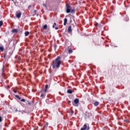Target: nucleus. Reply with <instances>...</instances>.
I'll return each instance as SVG.
<instances>
[{
	"label": "nucleus",
	"mask_w": 130,
	"mask_h": 130,
	"mask_svg": "<svg viewBox=\"0 0 130 130\" xmlns=\"http://www.w3.org/2000/svg\"><path fill=\"white\" fill-rule=\"evenodd\" d=\"M89 130V126H87V124H85L82 128H81V130Z\"/></svg>",
	"instance_id": "4"
},
{
	"label": "nucleus",
	"mask_w": 130,
	"mask_h": 130,
	"mask_svg": "<svg viewBox=\"0 0 130 130\" xmlns=\"http://www.w3.org/2000/svg\"><path fill=\"white\" fill-rule=\"evenodd\" d=\"M67 93L69 94H72V93H73V90H72V89H69L67 91Z\"/></svg>",
	"instance_id": "8"
},
{
	"label": "nucleus",
	"mask_w": 130,
	"mask_h": 130,
	"mask_svg": "<svg viewBox=\"0 0 130 130\" xmlns=\"http://www.w3.org/2000/svg\"><path fill=\"white\" fill-rule=\"evenodd\" d=\"M66 10H67V13H74L75 12V11L74 10V9H72V8L71 7V6H70V5H67V7H66Z\"/></svg>",
	"instance_id": "2"
},
{
	"label": "nucleus",
	"mask_w": 130,
	"mask_h": 130,
	"mask_svg": "<svg viewBox=\"0 0 130 130\" xmlns=\"http://www.w3.org/2000/svg\"><path fill=\"white\" fill-rule=\"evenodd\" d=\"M55 30H58V27H55Z\"/></svg>",
	"instance_id": "28"
},
{
	"label": "nucleus",
	"mask_w": 130,
	"mask_h": 130,
	"mask_svg": "<svg viewBox=\"0 0 130 130\" xmlns=\"http://www.w3.org/2000/svg\"><path fill=\"white\" fill-rule=\"evenodd\" d=\"M4 57H6V56H5V55H4Z\"/></svg>",
	"instance_id": "34"
},
{
	"label": "nucleus",
	"mask_w": 130,
	"mask_h": 130,
	"mask_svg": "<svg viewBox=\"0 0 130 130\" xmlns=\"http://www.w3.org/2000/svg\"><path fill=\"white\" fill-rule=\"evenodd\" d=\"M44 96V93H42L41 95V97H43Z\"/></svg>",
	"instance_id": "23"
},
{
	"label": "nucleus",
	"mask_w": 130,
	"mask_h": 130,
	"mask_svg": "<svg viewBox=\"0 0 130 130\" xmlns=\"http://www.w3.org/2000/svg\"><path fill=\"white\" fill-rule=\"evenodd\" d=\"M21 15H22V13L20 11L17 12L16 13V16L17 18H18V19H19V18H20L21 17Z\"/></svg>",
	"instance_id": "5"
},
{
	"label": "nucleus",
	"mask_w": 130,
	"mask_h": 130,
	"mask_svg": "<svg viewBox=\"0 0 130 130\" xmlns=\"http://www.w3.org/2000/svg\"><path fill=\"white\" fill-rule=\"evenodd\" d=\"M71 112L72 114H74V111L73 110H72Z\"/></svg>",
	"instance_id": "25"
},
{
	"label": "nucleus",
	"mask_w": 130,
	"mask_h": 130,
	"mask_svg": "<svg viewBox=\"0 0 130 130\" xmlns=\"http://www.w3.org/2000/svg\"><path fill=\"white\" fill-rule=\"evenodd\" d=\"M47 88H48V85H45V88L47 89Z\"/></svg>",
	"instance_id": "22"
},
{
	"label": "nucleus",
	"mask_w": 130,
	"mask_h": 130,
	"mask_svg": "<svg viewBox=\"0 0 130 130\" xmlns=\"http://www.w3.org/2000/svg\"><path fill=\"white\" fill-rule=\"evenodd\" d=\"M48 125V123H46L45 124L44 127H47Z\"/></svg>",
	"instance_id": "16"
},
{
	"label": "nucleus",
	"mask_w": 130,
	"mask_h": 130,
	"mask_svg": "<svg viewBox=\"0 0 130 130\" xmlns=\"http://www.w3.org/2000/svg\"><path fill=\"white\" fill-rule=\"evenodd\" d=\"M18 31L17 29H13L12 30V33H18Z\"/></svg>",
	"instance_id": "6"
},
{
	"label": "nucleus",
	"mask_w": 130,
	"mask_h": 130,
	"mask_svg": "<svg viewBox=\"0 0 130 130\" xmlns=\"http://www.w3.org/2000/svg\"><path fill=\"white\" fill-rule=\"evenodd\" d=\"M35 13H36V10L35 11Z\"/></svg>",
	"instance_id": "33"
},
{
	"label": "nucleus",
	"mask_w": 130,
	"mask_h": 130,
	"mask_svg": "<svg viewBox=\"0 0 130 130\" xmlns=\"http://www.w3.org/2000/svg\"><path fill=\"white\" fill-rule=\"evenodd\" d=\"M71 103V101H69V104H70Z\"/></svg>",
	"instance_id": "32"
},
{
	"label": "nucleus",
	"mask_w": 130,
	"mask_h": 130,
	"mask_svg": "<svg viewBox=\"0 0 130 130\" xmlns=\"http://www.w3.org/2000/svg\"><path fill=\"white\" fill-rule=\"evenodd\" d=\"M14 93H17V90L14 89Z\"/></svg>",
	"instance_id": "26"
},
{
	"label": "nucleus",
	"mask_w": 130,
	"mask_h": 130,
	"mask_svg": "<svg viewBox=\"0 0 130 130\" xmlns=\"http://www.w3.org/2000/svg\"><path fill=\"white\" fill-rule=\"evenodd\" d=\"M61 63V61H60V57H58L53 62L52 68L53 69H58L59 66Z\"/></svg>",
	"instance_id": "1"
},
{
	"label": "nucleus",
	"mask_w": 130,
	"mask_h": 130,
	"mask_svg": "<svg viewBox=\"0 0 130 130\" xmlns=\"http://www.w3.org/2000/svg\"><path fill=\"white\" fill-rule=\"evenodd\" d=\"M15 111H16V112H18V110H17V109H16V110H15Z\"/></svg>",
	"instance_id": "30"
},
{
	"label": "nucleus",
	"mask_w": 130,
	"mask_h": 130,
	"mask_svg": "<svg viewBox=\"0 0 130 130\" xmlns=\"http://www.w3.org/2000/svg\"><path fill=\"white\" fill-rule=\"evenodd\" d=\"M2 121V117H0V122Z\"/></svg>",
	"instance_id": "29"
},
{
	"label": "nucleus",
	"mask_w": 130,
	"mask_h": 130,
	"mask_svg": "<svg viewBox=\"0 0 130 130\" xmlns=\"http://www.w3.org/2000/svg\"><path fill=\"white\" fill-rule=\"evenodd\" d=\"M67 23H68V19L65 18L64 19V23H63L64 26H66V25H67Z\"/></svg>",
	"instance_id": "7"
},
{
	"label": "nucleus",
	"mask_w": 130,
	"mask_h": 130,
	"mask_svg": "<svg viewBox=\"0 0 130 130\" xmlns=\"http://www.w3.org/2000/svg\"><path fill=\"white\" fill-rule=\"evenodd\" d=\"M0 50H1L2 51H4V47H0Z\"/></svg>",
	"instance_id": "17"
},
{
	"label": "nucleus",
	"mask_w": 130,
	"mask_h": 130,
	"mask_svg": "<svg viewBox=\"0 0 130 130\" xmlns=\"http://www.w3.org/2000/svg\"><path fill=\"white\" fill-rule=\"evenodd\" d=\"M47 91V89H45V92H46Z\"/></svg>",
	"instance_id": "31"
},
{
	"label": "nucleus",
	"mask_w": 130,
	"mask_h": 130,
	"mask_svg": "<svg viewBox=\"0 0 130 130\" xmlns=\"http://www.w3.org/2000/svg\"><path fill=\"white\" fill-rule=\"evenodd\" d=\"M68 32H72V26H70L68 27Z\"/></svg>",
	"instance_id": "9"
},
{
	"label": "nucleus",
	"mask_w": 130,
	"mask_h": 130,
	"mask_svg": "<svg viewBox=\"0 0 130 130\" xmlns=\"http://www.w3.org/2000/svg\"><path fill=\"white\" fill-rule=\"evenodd\" d=\"M21 101L22 102H25V99H22Z\"/></svg>",
	"instance_id": "24"
},
{
	"label": "nucleus",
	"mask_w": 130,
	"mask_h": 130,
	"mask_svg": "<svg viewBox=\"0 0 130 130\" xmlns=\"http://www.w3.org/2000/svg\"><path fill=\"white\" fill-rule=\"evenodd\" d=\"M43 28L45 29V30H46V29H47V25L45 24L44 25Z\"/></svg>",
	"instance_id": "13"
},
{
	"label": "nucleus",
	"mask_w": 130,
	"mask_h": 130,
	"mask_svg": "<svg viewBox=\"0 0 130 130\" xmlns=\"http://www.w3.org/2000/svg\"><path fill=\"white\" fill-rule=\"evenodd\" d=\"M68 52H69V53H72L73 52V50H72V49H69V50H68Z\"/></svg>",
	"instance_id": "14"
},
{
	"label": "nucleus",
	"mask_w": 130,
	"mask_h": 130,
	"mask_svg": "<svg viewBox=\"0 0 130 130\" xmlns=\"http://www.w3.org/2000/svg\"><path fill=\"white\" fill-rule=\"evenodd\" d=\"M12 2H14V0H12Z\"/></svg>",
	"instance_id": "35"
},
{
	"label": "nucleus",
	"mask_w": 130,
	"mask_h": 130,
	"mask_svg": "<svg viewBox=\"0 0 130 130\" xmlns=\"http://www.w3.org/2000/svg\"><path fill=\"white\" fill-rule=\"evenodd\" d=\"M95 26H98V27H100V24L96 23Z\"/></svg>",
	"instance_id": "20"
},
{
	"label": "nucleus",
	"mask_w": 130,
	"mask_h": 130,
	"mask_svg": "<svg viewBox=\"0 0 130 130\" xmlns=\"http://www.w3.org/2000/svg\"><path fill=\"white\" fill-rule=\"evenodd\" d=\"M29 104H30V103H28Z\"/></svg>",
	"instance_id": "36"
},
{
	"label": "nucleus",
	"mask_w": 130,
	"mask_h": 130,
	"mask_svg": "<svg viewBox=\"0 0 130 130\" xmlns=\"http://www.w3.org/2000/svg\"><path fill=\"white\" fill-rule=\"evenodd\" d=\"M29 31H25V36H28V35H29Z\"/></svg>",
	"instance_id": "11"
},
{
	"label": "nucleus",
	"mask_w": 130,
	"mask_h": 130,
	"mask_svg": "<svg viewBox=\"0 0 130 130\" xmlns=\"http://www.w3.org/2000/svg\"><path fill=\"white\" fill-rule=\"evenodd\" d=\"M94 105L95 106H98V105H99V103L98 102H95L94 103Z\"/></svg>",
	"instance_id": "10"
},
{
	"label": "nucleus",
	"mask_w": 130,
	"mask_h": 130,
	"mask_svg": "<svg viewBox=\"0 0 130 130\" xmlns=\"http://www.w3.org/2000/svg\"><path fill=\"white\" fill-rule=\"evenodd\" d=\"M74 103L75 104H73L74 106L78 107V106H79V99H76L74 100Z\"/></svg>",
	"instance_id": "3"
},
{
	"label": "nucleus",
	"mask_w": 130,
	"mask_h": 130,
	"mask_svg": "<svg viewBox=\"0 0 130 130\" xmlns=\"http://www.w3.org/2000/svg\"><path fill=\"white\" fill-rule=\"evenodd\" d=\"M15 97H16V98H18V99H19V100H21V98L19 97V95H15Z\"/></svg>",
	"instance_id": "15"
},
{
	"label": "nucleus",
	"mask_w": 130,
	"mask_h": 130,
	"mask_svg": "<svg viewBox=\"0 0 130 130\" xmlns=\"http://www.w3.org/2000/svg\"><path fill=\"white\" fill-rule=\"evenodd\" d=\"M90 113H88V112H86V114H85V115L86 116H87L88 117H90Z\"/></svg>",
	"instance_id": "12"
},
{
	"label": "nucleus",
	"mask_w": 130,
	"mask_h": 130,
	"mask_svg": "<svg viewBox=\"0 0 130 130\" xmlns=\"http://www.w3.org/2000/svg\"><path fill=\"white\" fill-rule=\"evenodd\" d=\"M3 21H0V26H3Z\"/></svg>",
	"instance_id": "18"
},
{
	"label": "nucleus",
	"mask_w": 130,
	"mask_h": 130,
	"mask_svg": "<svg viewBox=\"0 0 130 130\" xmlns=\"http://www.w3.org/2000/svg\"><path fill=\"white\" fill-rule=\"evenodd\" d=\"M57 46H56V45H54V47L55 49H56Z\"/></svg>",
	"instance_id": "21"
},
{
	"label": "nucleus",
	"mask_w": 130,
	"mask_h": 130,
	"mask_svg": "<svg viewBox=\"0 0 130 130\" xmlns=\"http://www.w3.org/2000/svg\"><path fill=\"white\" fill-rule=\"evenodd\" d=\"M56 23H54L52 26V28H54V26H56Z\"/></svg>",
	"instance_id": "19"
},
{
	"label": "nucleus",
	"mask_w": 130,
	"mask_h": 130,
	"mask_svg": "<svg viewBox=\"0 0 130 130\" xmlns=\"http://www.w3.org/2000/svg\"><path fill=\"white\" fill-rule=\"evenodd\" d=\"M43 7H44L45 8H46V4H43Z\"/></svg>",
	"instance_id": "27"
}]
</instances>
